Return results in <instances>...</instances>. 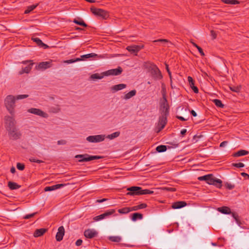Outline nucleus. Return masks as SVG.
Returning <instances> with one entry per match:
<instances>
[{
    "label": "nucleus",
    "instance_id": "24",
    "mask_svg": "<svg viewBox=\"0 0 249 249\" xmlns=\"http://www.w3.org/2000/svg\"><path fill=\"white\" fill-rule=\"evenodd\" d=\"M32 39L34 40V41L36 42L39 46H42L44 48H47L48 47V46L46 44L43 43L42 42V41L38 38H33Z\"/></svg>",
    "mask_w": 249,
    "mask_h": 249
},
{
    "label": "nucleus",
    "instance_id": "59",
    "mask_svg": "<svg viewBox=\"0 0 249 249\" xmlns=\"http://www.w3.org/2000/svg\"><path fill=\"white\" fill-rule=\"evenodd\" d=\"M191 113L192 114V115H193L194 117H196L197 116V114L196 113V112L193 110H192L191 111Z\"/></svg>",
    "mask_w": 249,
    "mask_h": 249
},
{
    "label": "nucleus",
    "instance_id": "22",
    "mask_svg": "<svg viewBox=\"0 0 249 249\" xmlns=\"http://www.w3.org/2000/svg\"><path fill=\"white\" fill-rule=\"evenodd\" d=\"M46 231L45 229H40L36 230L34 233V236L39 237L43 235Z\"/></svg>",
    "mask_w": 249,
    "mask_h": 249
},
{
    "label": "nucleus",
    "instance_id": "20",
    "mask_svg": "<svg viewBox=\"0 0 249 249\" xmlns=\"http://www.w3.org/2000/svg\"><path fill=\"white\" fill-rule=\"evenodd\" d=\"M186 205V203L183 201H179L174 203L172 208L174 209H180Z\"/></svg>",
    "mask_w": 249,
    "mask_h": 249
},
{
    "label": "nucleus",
    "instance_id": "18",
    "mask_svg": "<svg viewBox=\"0 0 249 249\" xmlns=\"http://www.w3.org/2000/svg\"><path fill=\"white\" fill-rule=\"evenodd\" d=\"M64 185H65L63 184H56L55 185H53L52 186H47L44 188V191L46 192L54 191L57 189L61 188Z\"/></svg>",
    "mask_w": 249,
    "mask_h": 249
},
{
    "label": "nucleus",
    "instance_id": "10",
    "mask_svg": "<svg viewBox=\"0 0 249 249\" xmlns=\"http://www.w3.org/2000/svg\"><path fill=\"white\" fill-rule=\"evenodd\" d=\"M28 112L45 118L48 117V115L47 113L36 108H30L28 109Z\"/></svg>",
    "mask_w": 249,
    "mask_h": 249
},
{
    "label": "nucleus",
    "instance_id": "6",
    "mask_svg": "<svg viewBox=\"0 0 249 249\" xmlns=\"http://www.w3.org/2000/svg\"><path fill=\"white\" fill-rule=\"evenodd\" d=\"M4 121L5 127L7 131L15 128V120L12 117L6 116L5 117Z\"/></svg>",
    "mask_w": 249,
    "mask_h": 249
},
{
    "label": "nucleus",
    "instance_id": "51",
    "mask_svg": "<svg viewBox=\"0 0 249 249\" xmlns=\"http://www.w3.org/2000/svg\"><path fill=\"white\" fill-rule=\"evenodd\" d=\"M228 144V142L227 141H224V142H221L220 144V147H225Z\"/></svg>",
    "mask_w": 249,
    "mask_h": 249
},
{
    "label": "nucleus",
    "instance_id": "62",
    "mask_svg": "<svg viewBox=\"0 0 249 249\" xmlns=\"http://www.w3.org/2000/svg\"><path fill=\"white\" fill-rule=\"evenodd\" d=\"M186 131H187L186 129H182V130L181 131V132H180V133H181V134L182 135H184V134L186 133Z\"/></svg>",
    "mask_w": 249,
    "mask_h": 249
},
{
    "label": "nucleus",
    "instance_id": "4",
    "mask_svg": "<svg viewBox=\"0 0 249 249\" xmlns=\"http://www.w3.org/2000/svg\"><path fill=\"white\" fill-rule=\"evenodd\" d=\"M169 106L165 97V91L162 88V98L160 101V111L162 115L166 116L168 114Z\"/></svg>",
    "mask_w": 249,
    "mask_h": 249
},
{
    "label": "nucleus",
    "instance_id": "33",
    "mask_svg": "<svg viewBox=\"0 0 249 249\" xmlns=\"http://www.w3.org/2000/svg\"><path fill=\"white\" fill-rule=\"evenodd\" d=\"M249 153V152L244 150H241L237 152L234 154V156L239 157L241 156H244L247 155Z\"/></svg>",
    "mask_w": 249,
    "mask_h": 249
},
{
    "label": "nucleus",
    "instance_id": "49",
    "mask_svg": "<svg viewBox=\"0 0 249 249\" xmlns=\"http://www.w3.org/2000/svg\"><path fill=\"white\" fill-rule=\"evenodd\" d=\"M66 143L65 140H61L57 141V144L58 145H65Z\"/></svg>",
    "mask_w": 249,
    "mask_h": 249
},
{
    "label": "nucleus",
    "instance_id": "31",
    "mask_svg": "<svg viewBox=\"0 0 249 249\" xmlns=\"http://www.w3.org/2000/svg\"><path fill=\"white\" fill-rule=\"evenodd\" d=\"M108 239L110 241H113V242H119L121 240V237L120 236H109L108 237Z\"/></svg>",
    "mask_w": 249,
    "mask_h": 249
},
{
    "label": "nucleus",
    "instance_id": "42",
    "mask_svg": "<svg viewBox=\"0 0 249 249\" xmlns=\"http://www.w3.org/2000/svg\"><path fill=\"white\" fill-rule=\"evenodd\" d=\"M28 97V95L27 94L18 95L15 97V98L17 100H21L27 98Z\"/></svg>",
    "mask_w": 249,
    "mask_h": 249
},
{
    "label": "nucleus",
    "instance_id": "41",
    "mask_svg": "<svg viewBox=\"0 0 249 249\" xmlns=\"http://www.w3.org/2000/svg\"><path fill=\"white\" fill-rule=\"evenodd\" d=\"M141 195H145V194H152L153 193V191H150L149 190H142L141 189Z\"/></svg>",
    "mask_w": 249,
    "mask_h": 249
},
{
    "label": "nucleus",
    "instance_id": "25",
    "mask_svg": "<svg viewBox=\"0 0 249 249\" xmlns=\"http://www.w3.org/2000/svg\"><path fill=\"white\" fill-rule=\"evenodd\" d=\"M97 54L94 53H91L87 54H85L81 56V59H82V60H85L86 59H88L91 57H94L95 56H97Z\"/></svg>",
    "mask_w": 249,
    "mask_h": 249
},
{
    "label": "nucleus",
    "instance_id": "36",
    "mask_svg": "<svg viewBox=\"0 0 249 249\" xmlns=\"http://www.w3.org/2000/svg\"><path fill=\"white\" fill-rule=\"evenodd\" d=\"M166 146L165 145H161L160 146H158L156 148V150L158 152H163L166 150Z\"/></svg>",
    "mask_w": 249,
    "mask_h": 249
},
{
    "label": "nucleus",
    "instance_id": "14",
    "mask_svg": "<svg viewBox=\"0 0 249 249\" xmlns=\"http://www.w3.org/2000/svg\"><path fill=\"white\" fill-rule=\"evenodd\" d=\"M51 65V61L42 62L39 63L38 65L36 67V68L37 70H45L50 68Z\"/></svg>",
    "mask_w": 249,
    "mask_h": 249
},
{
    "label": "nucleus",
    "instance_id": "23",
    "mask_svg": "<svg viewBox=\"0 0 249 249\" xmlns=\"http://www.w3.org/2000/svg\"><path fill=\"white\" fill-rule=\"evenodd\" d=\"M217 210L221 212L222 213L224 214H229L230 213L231 211L230 209L227 207H220L217 209Z\"/></svg>",
    "mask_w": 249,
    "mask_h": 249
},
{
    "label": "nucleus",
    "instance_id": "52",
    "mask_svg": "<svg viewBox=\"0 0 249 249\" xmlns=\"http://www.w3.org/2000/svg\"><path fill=\"white\" fill-rule=\"evenodd\" d=\"M196 48L198 49L199 52L202 55H204V53L200 47H199V46H196Z\"/></svg>",
    "mask_w": 249,
    "mask_h": 249
},
{
    "label": "nucleus",
    "instance_id": "37",
    "mask_svg": "<svg viewBox=\"0 0 249 249\" xmlns=\"http://www.w3.org/2000/svg\"><path fill=\"white\" fill-rule=\"evenodd\" d=\"M104 76L105 75H103L102 74V73H101V75H100L98 73H94L91 75L90 78L93 79H101L102 78H103L104 77Z\"/></svg>",
    "mask_w": 249,
    "mask_h": 249
},
{
    "label": "nucleus",
    "instance_id": "13",
    "mask_svg": "<svg viewBox=\"0 0 249 249\" xmlns=\"http://www.w3.org/2000/svg\"><path fill=\"white\" fill-rule=\"evenodd\" d=\"M7 131L8 132L10 137L13 140L18 139L20 137V133L15 127L10 130H7Z\"/></svg>",
    "mask_w": 249,
    "mask_h": 249
},
{
    "label": "nucleus",
    "instance_id": "30",
    "mask_svg": "<svg viewBox=\"0 0 249 249\" xmlns=\"http://www.w3.org/2000/svg\"><path fill=\"white\" fill-rule=\"evenodd\" d=\"M60 111V108L58 106L51 107H49V112L56 113Z\"/></svg>",
    "mask_w": 249,
    "mask_h": 249
},
{
    "label": "nucleus",
    "instance_id": "48",
    "mask_svg": "<svg viewBox=\"0 0 249 249\" xmlns=\"http://www.w3.org/2000/svg\"><path fill=\"white\" fill-rule=\"evenodd\" d=\"M36 213H31V214H27L26 215H25L24 217V218L25 219H28V218H30L31 217H33Z\"/></svg>",
    "mask_w": 249,
    "mask_h": 249
},
{
    "label": "nucleus",
    "instance_id": "63",
    "mask_svg": "<svg viewBox=\"0 0 249 249\" xmlns=\"http://www.w3.org/2000/svg\"><path fill=\"white\" fill-rule=\"evenodd\" d=\"M29 160L31 162H36L37 160H36L33 158H30Z\"/></svg>",
    "mask_w": 249,
    "mask_h": 249
},
{
    "label": "nucleus",
    "instance_id": "8",
    "mask_svg": "<svg viewBox=\"0 0 249 249\" xmlns=\"http://www.w3.org/2000/svg\"><path fill=\"white\" fill-rule=\"evenodd\" d=\"M105 135H98L90 136L87 138V140L90 142H99L103 141L105 139Z\"/></svg>",
    "mask_w": 249,
    "mask_h": 249
},
{
    "label": "nucleus",
    "instance_id": "2",
    "mask_svg": "<svg viewBox=\"0 0 249 249\" xmlns=\"http://www.w3.org/2000/svg\"><path fill=\"white\" fill-rule=\"evenodd\" d=\"M145 67L149 72H151L153 78L155 79H160L162 76L159 68L153 63H147L145 64Z\"/></svg>",
    "mask_w": 249,
    "mask_h": 249
},
{
    "label": "nucleus",
    "instance_id": "5",
    "mask_svg": "<svg viewBox=\"0 0 249 249\" xmlns=\"http://www.w3.org/2000/svg\"><path fill=\"white\" fill-rule=\"evenodd\" d=\"M76 159H79V162L88 161L91 160H97L100 159L101 157L97 156H89L88 154L84 155H77L75 157Z\"/></svg>",
    "mask_w": 249,
    "mask_h": 249
},
{
    "label": "nucleus",
    "instance_id": "46",
    "mask_svg": "<svg viewBox=\"0 0 249 249\" xmlns=\"http://www.w3.org/2000/svg\"><path fill=\"white\" fill-rule=\"evenodd\" d=\"M17 168L19 170H23L24 169V165L20 163H18L17 165Z\"/></svg>",
    "mask_w": 249,
    "mask_h": 249
},
{
    "label": "nucleus",
    "instance_id": "34",
    "mask_svg": "<svg viewBox=\"0 0 249 249\" xmlns=\"http://www.w3.org/2000/svg\"><path fill=\"white\" fill-rule=\"evenodd\" d=\"M38 5V4L32 5L31 6H29L27 7V9L25 11V14H28L32 11H33L34 9H35L37 6Z\"/></svg>",
    "mask_w": 249,
    "mask_h": 249
},
{
    "label": "nucleus",
    "instance_id": "56",
    "mask_svg": "<svg viewBox=\"0 0 249 249\" xmlns=\"http://www.w3.org/2000/svg\"><path fill=\"white\" fill-rule=\"evenodd\" d=\"M192 89L194 91V92L195 93H197L198 91V90L197 89V88L195 87V86H193L192 88Z\"/></svg>",
    "mask_w": 249,
    "mask_h": 249
},
{
    "label": "nucleus",
    "instance_id": "40",
    "mask_svg": "<svg viewBox=\"0 0 249 249\" xmlns=\"http://www.w3.org/2000/svg\"><path fill=\"white\" fill-rule=\"evenodd\" d=\"M213 102L214 103L215 105L219 107H223V105L222 104L221 101L218 99H214L213 100Z\"/></svg>",
    "mask_w": 249,
    "mask_h": 249
},
{
    "label": "nucleus",
    "instance_id": "32",
    "mask_svg": "<svg viewBox=\"0 0 249 249\" xmlns=\"http://www.w3.org/2000/svg\"><path fill=\"white\" fill-rule=\"evenodd\" d=\"M118 212L122 214H126L131 212V210L130 208L126 207L118 210Z\"/></svg>",
    "mask_w": 249,
    "mask_h": 249
},
{
    "label": "nucleus",
    "instance_id": "60",
    "mask_svg": "<svg viewBox=\"0 0 249 249\" xmlns=\"http://www.w3.org/2000/svg\"><path fill=\"white\" fill-rule=\"evenodd\" d=\"M188 81L189 83H191L194 81L193 78L190 76H189L188 77Z\"/></svg>",
    "mask_w": 249,
    "mask_h": 249
},
{
    "label": "nucleus",
    "instance_id": "19",
    "mask_svg": "<svg viewBox=\"0 0 249 249\" xmlns=\"http://www.w3.org/2000/svg\"><path fill=\"white\" fill-rule=\"evenodd\" d=\"M166 123V118L165 115H162V116L160 118L159 125L160 128L158 129V132L160 131L163 127H164L165 124Z\"/></svg>",
    "mask_w": 249,
    "mask_h": 249
},
{
    "label": "nucleus",
    "instance_id": "39",
    "mask_svg": "<svg viewBox=\"0 0 249 249\" xmlns=\"http://www.w3.org/2000/svg\"><path fill=\"white\" fill-rule=\"evenodd\" d=\"M230 89L232 91L238 92L240 90V86H232L231 87Z\"/></svg>",
    "mask_w": 249,
    "mask_h": 249
},
{
    "label": "nucleus",
    "instance_id": "17",
    "mask_svg": "<svg viewBox=\"0 0 249 249\" xmlns=\"http://www.w3.org/2000/svg\"><path fill=\"white\" fill-rule=\"evenodd\" d=\"M65 230L63 226L60 227L58 229V231L56 235V239L58 241H60L63 239L64 235Z\"/></svg>",
    "mask_w": 249,
    "mask_h": 249
},
{
    "label": "nucleus",
    "instance_id": "45",
    "mask_svg": "<svg viewBox=\"0 0 249 249\" xmlns=\"http://www.w3.org/2000/svg\"><path fill=\"white\" fill-rule=\"evenodd\" d=\"M232 216L233 218L235 219L236 223L238 225H240V222L239 220L238 216L235 213H232Z\"/></svg>",
    "mask_w": 249,
    "mask_h": 249
},
{
    "label": "nucleus",
    "instance_id": "43",
    "mask_svg": "<svg viewBox=\"0 0 249 249\" xmlns=\"http://www.w3.org/2000/svg\"><path fill=\"white\" fill-rule=\"evenodd\" d=\"M33 65V63H32L31 64V66H28V67H26L25 68H24L23 70V72H25V73H29L32 68V66Z\"/></svg>",
    "mask_w": 249,
    "mask_h": 249
},
{
    "label": "nucleus",
    "instance_id": "35",
    "mask_svg": "<svg viewBox=\"0 0 249 249\" xmlns=\"http://www.w3.org/2000/svg\"><path fill=\"white\" fill-rule=\"evenodd\" d=\"M226 4H236L239 3V1L236 0H221Z\"/></svg>",
    "mask_w": 249,
    "mask_h": 249
},
{
    "label": "nucleus",
    "instance_id": "38",
    "mask_svg": "<svg viewBox=\"0 0 249 249\" xmlns=\"http://www.w3.org/2000/svg\"><path fill=\"white\" fill-rule=\"evenodd\" d=\"M80 61H82V59L77 58L76 59H70V60H65L64 61V62L65 63H67V64H71V63Z\"/></svg>",
    "mask_w": 249,
    "mask_h": 249
},
{
    "label": "nucleus",
    "instance_id": "21",
    "mask_svg": "<svg viewBox=\"0 0 249 249\" xmlns=\"http://www.w3.org/2000/svg\"><path fill=\"white\" fill-rule=\"evenodd\" d=\"M126 87V85L124 84L116 85L111 87V89L114 92L122 89Z\"/></svg>",
    "mask_w": 249,
    "mask_h": 249
},
{
    "label": "nucleus",
    "instance_id": "7",
    "mask_svg": "<svg viewBox=\"0 0 249 249\" xmlns=\"http://www.w3.org/2000/svg\"><path fill=\"white\" fill-rule=\"evenodd\" d=\"M90 10L92 13L95 15L99 16L103 19H106L108 17L107 13L101 9H97L94 7H91Z\"/></svg>",
    "mask_w": 249,
    "mask_h": 249
},
{
    "label": "nucleus",
    "instance_id": "55",
    "mask_svg": "<svg viewBox=\"0 0 249 249\" xmlns=\"http://www.w3.org/2000/svg\"><path fill=\"white\" fill-rule=\"evenodd\" d=\"M139 207V209H143L146 207V204H142L139 205H138Z\"/></svg>",
    "mask_w": 249,
    "mask_h": 249
},
{
    "label": "nucleus",
    "instance_id": "15",
    "mask_svg": "<svg viewBox=\"0 0 249 249\" xmlns=\"http://www.w3.org/2000/svg\"><path fill=\"white\" fill-rule=\"evenodd\" d=\"M97 231L94 229H89L86 230L84 232V235L86 237L92 238L97 236Z\"/></svg>",
    "mask_w": 249,
    "mask_h": 249
},
{
    "label": "nucleus",
    "instance_id": "57",
    "mask_svg": "<svg viewBox=\"0 0 249 249\" xmlns=\"http://www.w3.org/2000/svg\"><path fill=\"white\" fill-rule=\"evenodd\" d=\"M211 36L213 37V39L215 38L216 35H215V33L213 31H211Z\"/></svg>",
    "mask_w": 249,
    "mask_h": 249
},
{
    "label": "nucleus",
    "instance_id": "16",
    "mask_svg": "<svg viewBox=\"0 0 249 249\" xmlns=\"http://www.w3.org/2000/svg\"><path fill=\"white\" fill-rule=\"evenodd\" d=\"M114 212H115V211L114 210H112L107 211L102 214L95 216V217H94V220L95 221H99V220H102V219L106 218L108 216L111 215V214L113 213H114Z\"/></svg>",
    "mask_w": 249,
    "mask_h": 249
},
{
    "label": "nucleus",
    "instance_id": "11",
    "mask_svg": "<svg viewBox=\"0 0 249 249\" xmlns=\"http://www.w3.org/2000/svg\"><path fill=\"white\" fill-rule=\"evenodd\" d=\"M122 71V69L121 68H119L118 69H111L103 72L102 74L105 76L118 75L120 74Z\"/></svg>",
    "mask_w": 249,
    "mask_h": 249
},
{
    "label": "nucleus",
    "instance_id": "29",
    "mask_svg": "<svg viewBox=\"0 0 249 249\" xmlns=\"http://www.w3.org/2000/svg\"><path fill=\"white\" fill-rule=\"evenodd\" d=\"M136 94V91L135 90H133L126 93L124 96V99L127 100L134 96Z\"/></svg>",
    "mask_w": 249,
    "mask_h": 249
},
{
    "label": "nucleus",
    "instance_id": "44",
    "mask_svg": "<svg viewBox=\"0 0 249 249\" xmlns=\"http://www.w3.org/2000/svg\"><path fill=\"white\" fill-rule=\"evenodd\" d=\"M73 22L77 24H78V25H82V26H83L84 27H87V25L84 22H83V21H78L76 19H74L73 20Z\"/></svg>",
    "mask_w": 249,
    "mask_h": 249
},
{
    "label": "nucleus",
    "instance_id": "58",
    "mask_svg": "<svg viewBox=\"0 0 249 249\" xmlns=\"http://www.w3.org/2000/svg\"><path fill=\"white\" fill-rule=\"evenodd\" d=\"M158 41H161V42H168V41L166 39H159L155 40L154 42H158Z\"/></svg>",
    "mask_w": 249,
    "mask_h": 249
},
{
    "label": "nucleus",
    "instance_id": "28",
    "mask_svg": "<svg viewBox=\"0 0 249 249\" xmlns=\"http://www.w3.org/2000/svg\"><path fill=\"white\" fill-rule=\"evenodd\" d=\"M8 187L12 190L17 189L18 188H19L20 187V186L17 184L16 183L11 181H9L8 182Z\"/></svg>",
    "mask_w": 249,
    "mask_h": 249
},
{
    "label": "nucleus",
    "instance_id": "27",
    "mask_svg": "<svg viewBox=\"0 0 249 249\" xmlns=\"http://www.w3.org/2000/svg\"><path fill=\"white\" fill-rule=\"evenodd\" d=\"M142 215L139 213H134L132 215V220L136 221L137 219H142Z\"/></svg>",
    "mask_w": 249,
    "mask_h": 249
},
{
    "label": "nucleus",
    "instance_id": "47",
    "mask_svg": "<svg viewBox=\"0 0 249 249\" xmlns=\"http://www.w3.org/2000/svg\"><path fill=\"white\" fill-rule=\"evenodd\" d=\"M233 165L235 167H239V168L244 167L245 166L244 164L243 163H241V162L237 163H234Z\"/></svg>",
    "mask_w": 249,
    "mask_h": 249
},
{
    "label": "nucleus",
    "instance_id": "12",
    "mask_svg": "<svg viewBox=\"0 0 249 249\" xmlns=\"http://www.w3.org/2000/svg\"><path fill=\"white\" fill-rule=\"evenodd\" d=\"M129 192L127 193L128 195H141V188L140 187L133 186L127 188Z\"/></svg>",
    "mask_w": 249,
    "mask_h": 249
},
{
    "label": "nucleus",
    "instance_id": "64",
    "mask_svg": "<svg viewBox=\"0 0 249 249\" xmlns=\"http://www.w3.org/2000/svg\"><path fill=\"white\" fill-rule=\"evenodd\" d=\"M241 175L243 177H247L248 178H249V175L245 173H242Z\"/></svg>",
    "mask_w": 249,
    "mask_h": 249
},
{
    "label": "nucleus",
    "instance_id": "1",
    "mask_svg": "<svg viewBox=\"0 0 249 249\" xmlns=\"http://www.w3.org/2000/svg\"><path fill=\"white\" fill-rule=\"evenodd\" d=\"M198 179L199 180H205L210 185H213L218 187L221 186L222 181L219 179L214 178L212 174L199 177Z\"/></svg>",
    "mask_w": 249,
    "mask_h": 249
},
{
    "label": "nucleus",
    "instance_id": "3",
    "mask_svg": "<svg viewBox=\"0 0 249 249\" xmlns=\"http://www.w3.org/2000/svg\"><path fill=\"white\" fill-rule=\"evenodd\" d=\"M16 98L14 96L12 95H8L5 100H4V105L11 114H14V107L15 103Z\"/></svg>",
    "mask_w": 249,
    "mask_h": 249
},
{
    "label": "nucleus",
    "instance_id": "50",
    "mask_svg": "<svg viewBox=\"0 0 249 249\" xmlns=\"http://www.w3.org/2000/svg\"><path fill=\"white\" fill-rule=\"evenodd\" d=\"M166 70L169 74V75L170 76V79H171V82H172V76H171V73L169 70V69L168 68V66L166 64Z\"/></svg>",
    "mask_w": 249,
    "mask_h": 249
},
{
    "label": "nucleus",
    "instance_id": "54",
    "mask_svg": "<svg viewBox=\"0 0 249 249\" xmlns=\"http://www.w3.org/2000/svg\"><path fill=\"white\" fill-rule=\"evenodd\" d=\"M82 243V240H81V239H78V240H77V241L76 242V246H80Z\"/></svg>",
    "mask_w": 249,
    "mask_h": 249
},
{
    "label": "nucleus",
    "instance_id": "26",
    "mask_svg": "<svg viewBox=\"0 0 249 249\" xmlns=\"http://www.w3.org/2000/svg\"><path fill=\"white\" fill-rule=\"evenodd\" d=\"M120 134V132L119 131H117L114 132L111 134L108 135L107 136V138L109 140H113L117 137H118Z\"/></svg>",
    "mask_w": 249,
    "mask_h": 249
},
{
    "label": "nucleus",
    "instance_id": "9",
    "mask_svg": "<svg viewBox=\"0 0 249 249\" xmlns=\"http://www.w3.org/2000/svg\"><path fill=\"white\" fill-rule=\"evenodd\" d=\"M144 47V46L142 45H130L126 48V50L135 55H137L138 52Z\"/></svg>",
    "mask_w": 249,
    "mask_h": 249
},
{
    "label": "nucleus",
    "instance_id": "61",
    "mask_svg": "<svg viewBox=\"0 0 249 249\" xmlns=\"http://www.w3.org/2000/svg\"><path fill=\"white\" fill-rule=\"evenodd\" d=\"M227 187L229 189H232V188H233V186L232 185H231V184H227Z\"/></svg>",
    "mask_w": 249,
    "mask_h": 249
},
{
    "label": "nucleus",
    "instance_id": "53",
    "mask_svg": "<svg viewBox=\"0 0 249 249\" xmlns=\"http://www.w3.org/2000/svg\"><path fill=\"white\" fill-rule=\"evenodd\" d=\"M139 209V208L138 206H136L130 208L131 211H137Z\"/></svg>",
    "mask_w": 249,
    "mask_h": 249
}]
</instances>
